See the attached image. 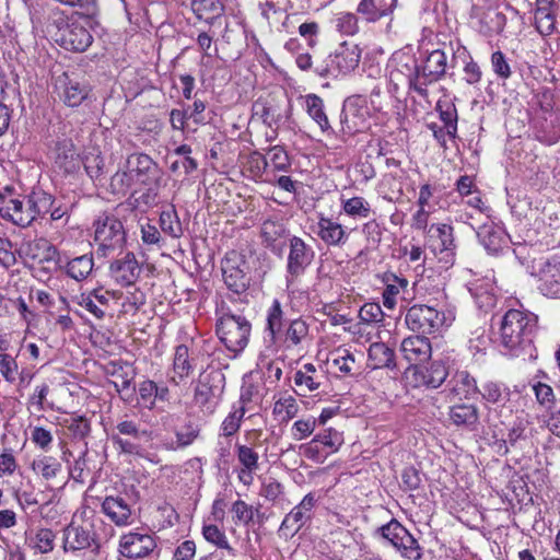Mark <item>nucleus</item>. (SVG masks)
Instances as JSON below:
<instances>
[{
    "label": "nucleus",
    "mask_w": 560,
    "mask_h": 560,
    "mask_svg": "<svg viewBox=\"0 0 560 560\" xmlns=\"http://www.w3.org/2000/svg\"><path fill=\"white\" fill-rule=\"evenodd\" d=\"M537 316L522 310H509L500 324V345L512 357L532 355Z\"/></svg>",
    "instance_id": "f257e3e1"
},
{
    "label": "nucleus",
    "mask_w": 560,
    "mask_h": 560,
    "mask_svg": "<svg viewBox=\"0 0 560 560\" xmlns=\"http://www.w3.org/2000/svg\"><path fill=\"white\" fill-rule=\"evenodd\" d=\"M110 440L119 453L131 455L158 464L155 454L147 451L145 444L153 441V432L142 428L133 420L119 421L110 435Z\"/></svg>",
    "instance_id": "f03ea898"
},
{
    "label": "nucleus",
    "mask_w": 560,
    "mask_h": 560,
    "mask_svg": "<svg viewBox=\"0 0 560 560\" xmlns=\"http://www.w3.org/2000/svg\"><path fill=\"white\" fill-rule=\"evenodd\" d=\"M94 241L98 245L96 253L108 257L115 250L122 248L126 242L124 225L113 214L104 213L94 221Z\"/></svg>",
    "instance_id": "7ed1b4c3"
},
{
    "label": "nucleus",
    "mask_w": 560,
    "mask_h": 560,
    "mask_svg": "<svg viewBox=\"0 0 560 560\" xmlns=\"http://www.w3.org/2000/svg\"><path fill=\"white\" fill-rule=\"evenodd\" d=\"M250 331V323L242 315L225 313L217 323V334L220 340L229 351L235 354L246 348Z\"/></svg>",
    "instance_id": "20e7f679"
},
{
    "label": "nucleus",
    "mask_w": 560,
    "mask_h": 560,
    "mask_svg": "<svg viewBox=\"0 0 560 560\" xmlns=\"http://www.w3.org/2000/svg\"><path fill=\"white\" fill-rule=\"evenodd\" d=\"M118 552L132 560L158 558L161 552L159 537L145 529L130 530L120 536Z\"/></svg>",
    "instance_id": "39448f33"
},
{
    "label": "nucleus",
    "mask_w": 560,
    "mask_h": 560,
    "mask_svg": "<svg viewBox=\"0 0 560 560\" xmlns=\"http://www.w3.org/2000/svg\"><path fill=\"white\" fill-rule=\"evenodd\" d=\"M454 315L452 312H441L434 306L415 304L406 313L405 322L412 331L434 334L442 327L450 326Z\"/></svg>",
    "instance_id": "423d86ee"
},
{
    "label": "nucleus",
    "mask_w": 560,
    "mask_h": 560,
    "mask_svg": "<svg viewBox=\"0 0 560 560\" xmlns=\"http://www.w3.org/2000/svg\"><path fill=\"white\" fill-rule=\"evenodd\" d=\"M376 533L390 544L401 557L409 560H420L422 557L421 547L417 539L397 520L378 527Z\"/></svg>",
    "instance_id": "0eeeda50"
},
{
    "label": "nucleus",
    "mask_w": 560,
    "mask_h": 560,
    "mask_svg": "<svg viewBox=\"0 0 560 560\" xmlns=\"http://www.w3.org/2000/svg\"><path fill=\"white\" fill-rule=\"evenodd\" d=\"M90 25L91 21L85 15L72 16L68 27L52 33V37L57 44L67 50L84 51L93 42L89 30Z\"/></svg>",
    "instance_id": "6e6552de"
},
{
    "label": "nucleus",
    "mask_w": 560,
    "mask_h": 560,
    "mask_svg": "<svg viewBox=\"0 0 560 560\" xmlns=\"http://www.w3.org/2000/svg\"><path fill=\"white\" fill-rule=\"evenodd\" d=\"M447 57L441 49L432 50L420 63V72L413 74V91L422 96H428V86L440 81L446 73Z\"/></svg>",
    "instance_id": "1a4fd4ad"
},
{
    "label": "nucleus",
    "mask_w": 560,
    "mask_h": 560,
    "mask_svg": "<svg viewBox=\"0 0 560 560\" xmlns=\"http://www.w3.org/2000/svg\"><path fill=\"white\" fill-rule=\"evenodd\" d=\"M224 374L219 370L202 373L195 388L194 400L206 412H213L224 389Z\"/></svg>",
    "instance_id": "9d476101"
},
{
    "label": "nucleus",
    "mask_w": 560,
    "mask_h": 560,
    "mask_svg": "<svg viewBox=\"0 0 560 560\" xmlns=\"http://www.w3.org/2000/svg\"><path fill=\"white\" fill-rule=\"evenodd\" d=\"M314 250L301 237L292 236L289 244L287 259V288L290 289L296 280L305 272L314 259Z\"/></svg>",
    "instance_id": "9b49d317"
},
{
    "label": "nucleus",
    "mask_w": 560,
    "mask_h": 560,
    "mask_svg": "<svg viewBox=\"0 0 560 560\" xmlns=\"http://www.w3.org/2000/svg\"><path fill=\"white\" fill-rule=\"evenodd\" d=\"M259 432L252 431L246 434L248 444L235 443L234 451L240 468L236 470L238 481L249 487L254 482V474L260 468L259 454L253 443L259 438Z\"/></svg>",
    "instance_id": "f8f14e48"
},
{
    "label": "nucleus",
    "mask_w": 560,
    "mask_h": 560,
    "mask_svg": "<svg viewBox=\"0 0 560 560\" xmlns=\"http://www.w3.org/2000/svg\"><path fill=\"white\" fill-rule=\"evenodd\" d=\"M317 499L313 492L307 493L283 518L278 534L285 539L292 538L312 520Z\"/></svg>",
    "instance_id": "ddd939ff"
},
{
    "label": "nucleus",
    "mask_w": 560,
    "mask_h": 560,
    "mask_svg": "<svg viewBox=\"0 0 560 560\" xmlns=\"http://www.w3.org/2000/svg\"><path fill=\"white\" fill-rule=\"evenodd\" d=\"M312 231L328 247H343L350 237V231L334 217L318 212Z\"/></svg>",
    "instance_id": "4468645a"
},
{
    "label": "nucleus",
    "mask_w": 560,
    "mask_h": 560,
    "mask_svg": "<svg viewBox=\"0 0 560 560\" xmlns=\"http://www.w3.org/2000/svg\"><path fill=\"white\" fill-rule=\"evenodd\" d=\"M222 275L228 288L235 293L244 292L249 284L245 261L235 252L228 254L222 260Z\"/></svg>",
    "instance_id": "2eb2a0df"
},
{
    "label": "nucleus",
    "mask_w": 560,
    "mask_h": 560,
    "mask_svg": "<svg viewBox=\"0 0 560 560\" xmlns=\"http://www.w3.org/2000/svg\"><path fill=\"white\" fill-rule=\"evenodd\" d=\"M126 166L132 173L138 185L161 182L162 172L159 165L144 153H133L128 156Z\"/></svg>",
    "instance_id": "dca6fc26"
},
{
    "label": "nucleus",
    "mask_w": 560,
    "mask_h": 560,
    "mask_svg": "<svg viewBox=\"0 0 560 560\" xmlns=\"http://www.w3.org/2000/svg\"><path fill=\"white\" fill-rule=\"evenodd\" d=\"M400 353L410 364L408 372H411L413 366H419L431 358L432 346L429 338L420 335H411L402 339Z\"/></svg>",
    "instance_id": "f3484780"
},
{
    "label": "nucleus",
    "mask_w": 560,
    "mask_h": 560,
    "mask_svg": "<svg viewBox=\"0 0 560 560\" xmlns=\"http://www.w3.org/2000/svg\"><path fill=\"white\" fill-rule=\"evenodd\" d=\"M361 58V51L357 45L342 43L327 60L328 71L331 74L348 73L354 70Z\"/></svg>",
    "instance_id": "a211bd4d"
},
{
    "label": "nucleus",
    "mask_w": 560,
    "mask_h": 560,
    "mask_svg": "<svg viewBox=\"0 0 560 560\" xmlns=\"http://www.w3.org/2000/svg\"><path fill=\"white\" fill-rule=\"evenodd\" d=\"M412 382L415 387L439 388L447 378L448 371L442 361H433L428 366H413Z\"/></svg>",
    "instance_id": "6ab92c4d"
},
{
    "label": "nucleus",
    "mask_w": 560,
    "mask_h": 560,
    "mask_svg": "<svg viewBox=\"0 0 560 560\" xmlns=\"http://www.w3.org/2000/svg\"><path fill=\"white\" fill-rule=\"evenodd\" d=\"M110 277L121 287L136 283L141 273V268L133 253H127L124 257L114 260L109 266Z\"/></svg>",
    "instance_id": "aec40b11"
},
{
    "label": "nucleus",
    "mask_w": 560,
    "mask_h": 560,
    "mask_svg": "<svg viewBox=\"0 0 560 560\" xmlns=\"http://www.w3.org/2000/svg\"><path fill=\"white\" fill-rule=\"evenodd\" d=\"M477 235L482 246L493 255L506 247L510 238L503 226L494 222L482 224Z\"/></svg>",
    "instance_id": "412c9836"
},
{
    "label": "nucleus",
    "mask_w": 560,
    "mask_h": 560,
    "mask_svg": "<svg viewBox=\"0 0 560 560\" xmlns=\"http://www.w3.org/2000/svg\"><path fill=\"white\" fill-rule=\"evenodd\" d=\"M66 550H83L90 548L95 541V535L91 524L75 525L71 523L63 532Z\"/></svg>",
    "instance_id": "4be33fe9"
},
{
    "label": "nucleus",
    "mask_w": 560,
    "mask_h": 560,
    "mask_svg": "<svg viewBox=\"0 0 560 560\" xmlns=\"http://www.w3.org/2000/svg\"><path fill=\"white\" fill-rule=\"evenodd\" d=\"M102 512L116 526H128L133 521L131 506L121 497H106L102 503Z\"/></svg>",
    "instance_id": "5701e85b"
},
{
    "label": "nucleus",
    "mask_w": 560,
    "mask_h": 560,
    "mask_svg": "<svg viewBox=\"0 0 560 560\" xmlns=\"http://www.w3.org/2000/svg\"><path fill=\"white\" fill-rule=\"evenodd\" d=\"M2 195L3 197L1 196L0 198L1 217L20 226L30 225L32 223L30 205L25 208L23 200L19 198H7L3 192Z\"/></svg>",
    "instance_id": "b1692460"
},
{
    "label": "nucleus",
    "mask_w": 560,
    "mask_h": 560,
    "mask_svg": "<svg viewBox=\"0 0 560 560\" xmlns=\"http://www.w3.org/2000/svg\"><path fill=\"white\" fill-rule=\"evenodd\" d=\"M540 292L549 298L560 296V261L547 260L539 270Z\"/></svg>",
    "instance_id": "393cba45"
},
{
    "label": "nucleus",
    "mask_w": 560,
    "mask_h": 560,
    "mask_svg": "<svg viewBox=\"0 0 560 560\" xmlns=\"http://www.w3.org/2000/svg\"><path fill=\"white\" fill-rule=\"evenodd\" d=\"M451 422L469 431H477L479 425V409L472 404H458L450 408Z\"/></svg>",
    "instance_id": "a878e982"
},
{
    "label": "nucleus",
    "mask_w": 560,
    "mask_h": 560,
    "mask_svg": "<svg viewBox=\"0 0 560 560\" xmlns=\"http://www.w3.org/2000/svg\"><path fill=\"white\" fill-rule=\"evenodd\" d=\"M397 0H360L357 12L370 23H374L393 12Z\"/></svg>",
    "instance_id": "bb28decb"
},
{
    "label": "nucleus",
    "mask_w": 560,
    "mask_h": 560,
    "mask_svg": "<svg viewBox=\"0 0 560 560\" xmlns=\"http://www.w3.org/2000/svg\"><path fill=\"white\" fill-rule=\"evenodd\" d=\"M450 393L455 398H472L478 394L476 380L467 371H457L447 383Z\"/></svg>",
    "instance_id": "cd10ccee"
},
{
    "label": "nucleus",
    "mask_w": 560,
    "mask_h": 560,
    "mask_svg": "<svg viewBox=\"0 0 560 560\" xmlns=\"http://www.w3.org/2000/svg\"><path fill=\"white\" fill-rule=\"evenodd\" d=\"M325 380L324 372L312 363L304 364L294 374V384L304 393L314 392L320 387Z\"/></svg>",
    "instance_id": "c85d7f7f"
},
{
    "label": "nucleus",
    "mask_w": 560,
    "mask_h": 560,
    "mask_svg": "<svg viewBox=\"0 0 560 560\" xmlns=\"http://www.w3.org/2000/svg\"><path fill=\"white\" fill-rule=\"evenodd\" d=\"M382 281L385 285L383 291V304L386 308L393 310L397 304V298L406 291L408 280L394 272H384Z\"/></svg>",
    "instance_id": "c756f323"
},
{
    "label": "nucleus",
    "mask_w": 560,
    "mask_h": 560,
    "mask_svg": "<svg viewBox=\"0 0 560 560\" xmlns=\"http://www.w3.org/2000/svg\"><path fill=\"white\" fill-rule=\"evenodd\" d=\"M172 371L173 375L171 378L175 384H179L192 373L194 358L190 355L186 345H178L175 348Z\"/></svg>",
    "instance_id": "7c9ffc66"
},
{
    "label": "nucleus",
    "mask_w": 560,
    "mask_h": 560,
    "mask_svg": "<svg viewBox=\"0 0 560 560\" xmlns=\"http://www.w3.org/2000/svg\"><path fill=\"white\" fill-rule=\"evenodd\" d=\"M305 108L308 116L318 125L323 133H334V129L325 113V105L322 97L316 94H307L305 96Z\"/></svg>",
    "instance_id": "2f4dec72"
},
{
    "label": "nucleus",
    "mask_w": 560,
    "mask_h": 560,
    "mask_svg": "<svg viewBox=\"0 0 560 560\" xmlns=\"http://www.w3.org/2000/svg\"><path fill=\"white\" fill-rule=\"evenodd\" d=\"M90 94V86L86 83L66 79L60 94L63 103L69 107H78Z\"/></svg>",
    "instance_id": "473e14b6"
},
{
    "label": "nucleus",
    "mask_w": 560,
    "mask_h": 560,
    "mask_svg": "<svg viewBox=\"0 0 560 560\" xmlns=\"http://www.w3.org/2000/svg\"><path fill=\"white\" fill-rule=\"evenodd\" d=\"M432 236L436 237L439 245L438 248L446 262L451 261L454 256L455 241H454V229L450 224H436L430 229Z\"/></svg>",
    "instance_id": "72a5a7b5"
},
{
    "label": "nucleus",
    "mask_w": 560,
    "mask_h": 560,
    "mask_svg": "<svg viewBox=\"0 0 560 560\" xmlns=\"http://www.w3.org/2000/svg\"><path fill=\"white\" fill-rule=\"evenodd\" d=\"M369 361L372 369H395V352L384 342H374L369 348Z\"/></svg>",
    "instance_id": "f704fd0d"
},
{
    "label": "nucleus",
    "mask_w": 560,
    "mask_h": 560,
    "mask_svg": "<svg viewBox=\"0 0 560 560\" xmlns=\"http://www.w3.org/2000/svg\"><path fill=\"white\" fill-rule=\"evenodd\" d=\"M482 399L492 405L505 406L510 400L511 392L510 388L501 382L488 381L481 385L478 389Z\"/></svg>",
    "instance_id": "c9c22d12"
},
{
    "label": "nucleus",
    "mask_w": 560,
    "mask_h": 560,
    "mask_svg": "<svg viewBox=\"0 0 560 560\" xmlns=\"http://www.w3.org/2000/svg\"><path fill=\"white\" fill-rule=\"evenodd\" d=\"M32 470L44 478L50 480L56 478L62 470V465L58 458L49 455H39L31 464Z\"/></svg>",
    "instance_id": "e433bc0d"
},
{
    "label": "nucleus",
    "mask_w": 560,
    "mask_h": 560,
    "mask_svg": "<svg viewBox=\"0 0 560 560\" xmlns=\"http://www.w3.org/2000/svg\"><path fill=\"white\" fill-rule=\"evenodd\" d=\"M33 19L38 23H45L47 32L52 36V33L58 32V30L62 31L65 27H68L70 23V19L65 14L62 10L57 7H49L46 10V14L40 16L35 12L33 14Z\"/></svg>",
    "instance_id": "4c0bfd02"
},
{
    "label": "nucleus",
    "mask_w": 560,
    "mask_h": 560,
    "mask_svg": "<svg viewBox=\"0 0 560 560\" xmlns=\"http://www.w3.org/2000/svg\"><path fill=\"white\" fill-rule=\"evenodd\" d=\"M56 203L54 197L46 191L38 189L34 190L27 200V205H30V212L32 217V222L40 215L47 214L51 207Z\"/></svg>",
    "instance_id": "58836bf2"
},
{
    "label": "nucleus",
    "mask_w": 560,
    "mask_h": 560,
    "mask_svg": "<svg viewBox=\"0 0 560 560\" xmlns=\"http://www.w3.org/2000/svg\"><path fill=\"white\" fill-rule=\"evenodd\" d=\"M94 260L92 255H82L67 264V275L77 281H82L92 272Z\"/></svg>",
    "instance_id": "ea45409f"
},
{
    "label": "nucleus",
    "mask_w": 560,
    "mask_h": 560,
    "mask_svg": "<svg viewBox=\"0 0 560 560\" xmlns=\"http://www.w3.org/2000/svg\"><path fill=\"white\" fill-rule=\"evenodd\" d=\"M272 412L279 417L282 422L293 419L299 412L296 399L287 393L280 394L273 404Z\"/></svg>",
    "instance_id": "a19ab883"
},
{
    "label": "nucleus",
    "mask_w": 560,
    "mask_h": 560,
    "mask_svg": "<svg viewBox=\"0 0 560 560\" xmlns=\"http://www.w3.org/2000/svg\"><path fill=\"white\" fill-rule=\"evenodd\" d=\"M159 221L162 232L166 235L173 238H179L183 235L184 230L174 207L163 210Z\"/></svg>",
    "instance_id": "79ce46f5"
},
{
    "label": "nucleus",
    "mask_w": 560,
    "mask_h": 560,
    "mask_svg": "<svg viewBox=\"0 0 560 560\" xmlns=\"http://www.w3.org/2000/svg\"><path fill=\"white\" fill-rule=\"evenodd\" d=\"M285 232L284 224L275 220L264 221L260 230L264 243L273 250L277 248L278 242L284 237Z\"/></svg>",
    "instance_id": "37998d69"
},
{
    "label": "nucleus",
    "mask_w": 560,
    "mask_h": 560,
    "mask_svg": "<svg viewBox=\"0 0 560 560\" xmlns=\"http://www.w3.org/2000/svg\"><path fill=\"white\" fill-rule=\"evenodd\" d=\"M142 186H145L144 190H135L131 195L133 198V206L136 208H151L155 206L159 201L161 182L143 184Z\"/></svg>",
    "instance_id": "c03bdc74"
},
{
    "label": "nucleus",
    "mask_w": 560,
    "mask_h": 560,
    "mask_svg": "<svg viewBox=\"0 0 560 560\" xmlns=\"http://www.w3.org/2000/svg\"><path fill=\"white\" fill-rule=\"evenodd\" d=\"M342 211L354 219H365L371 214V206L363 197L341 199Z\"/></svg>",
    "instance_id": "a18cd8bd"
},
{
    "label": "nucleus",
    "mask_w": 560,
    "mask_h": 560,
    "mask_svg": "<svg viewBox=\"0 0 560 560\" xmlns=\"http://www.w3.org/2000/svg\"><path fill=\"white\" fill-rule=\"evenodd\" d=\"M331 23L342 35L353 36L359 32V19L357 14L352 12L336 13Z\"/></svg>",
    "instance_id": "49530a36"
},
{
    "label": "nucleus",
    "mask_w": 560,
    "mask_h": 560,
    "mask_svg": "<svg viewBox=\"0 0 560 560\" xmlns=\"http://www.w3.org/2000/svg\"><path fill=\"white\" fill-rule=\"evenodd\" d=\"M113 377L112 382L118 393H122L130 389L131 383L135 378V371L131 365L125 364H113Z\"/></svg>",
    "instance_id": "de8ad7c7"
},
{
    "label": "nucleus",
    "mask_w": 560,
    "mask_h": 560,
    "mask_svg": "<svg viewBox=\"0 0 560 560\" xmlns=\"http://www.w3.org/2000/svg\"><path fill=\"white\" fill-rule=\"evenodd\" d=\"M132 173L125 165V170L117 171L110 178L109 187L113 194L125 196L133 185L136 179L131 175Z\"/></svg>",
    "instance_id": "09e8293b"
},
{
    "label": "nucleus",
    "mask_w": 560,
    "mask_h": 560,
    "mask_svg": "<svg viewBox=\"0 0 560 560\" xmlns=\"http://www.w3.org/2000/svg\"><path fill=\"white\" fill-rule=\"evenodd\" d=\"M255 512H258V509L241 499L233 502L231 506L232 520L236 525L247 526L253 523Z\"/></svg>",
    "instance_id": "8fccbe9b"
},
{
    "label": "nucleus",
    "mask_w": 560,
    "mask_h": 560,
    "mask_svg": "<svg viewBox=\"0 0 560 560\" xmlns=\"http://www.w3.org/2000/svg\"><path fill=\"white\" fill-rule=\"evenodd\" d=\"M436 109L439 110L440 118L444 124L446 133L450 138H455L457 133V109L454 104L438 103Z\"/></svg>",
    "instance_id": "3c124183"
},
{
    "label": "nucleus",
    "mask_w": 560,
    "mask_h": 560,
    "mask_svg": "<svg viewBox=\"0 0 560 560\" xmlns=\"http://www.w3.org/2000/svg\"><path fill=\"white\" fill-rule=\"evenodd\" d=\"M316 442H319L326 454L336 453L343 443V438L340 432L334 429L325 430L315 435Z\"/></svg>",
    "instance_id": "603ef678"
},
{
    "label": "nucleus",
    "mask_w": 560,
    "mask_h": 560,
    "mask_svg": "<svg viewBox=\"0 0 560 560\" xmlns=\"http://www.w3.org/2000/svg\"><path fill=\"white\" fill-rule=\"evenodd\" d=\"M283 326V312L281 304L278 300H273L267 314V328L271 334L272 339L281 331Z\"/></svg>",
    "instance_id": "864d4df0"
},
{
    "label": "nucleus",
    "mask_w": 560,
    "mask_h": 560,
    "mask_svg": "<svg viewBox=\"0 0 560 560\" xmlns=\"http://www.w3.org/2000/svg\"><path fill=\"white\" fill-rule=\"evenodd\" d=\"M202 535L207 541L215 545L217 547L226 549L230 552L234 551V549L229 544L226 535L217 525L203 526Z\"/></svg>",
    "instance_id": "5fc2aeb1"
},
{
    "label": "nucleus",
    "mask_w": 560,
    "mask_h": 560,
    "mask_svg": "<svg viewBox=\"0 0 560 560\" xmlns=\"http://www.w3.org/2000/svg\"><path fill=\"white\" fill-rule=\"evenodd\" d=\"M269 166L267 159L258 151L252 152L246 161L245 167L250 173L253 178H261L262 174Z\"/></svg>",
    "instance_id": "6e6d98bb"
},
{
    "label": "nucleus",
    "mask_w": 560,
    "mask_h": 560,
    "mask_svg": "<svg viewBox=\"0 0 560 560\" xmlns=\"http://www.w3.org/2000/svg\"><path fill=\"white\" fill-rule=\"evenodd\" d=\"M396 59L398 60L400 71L407 78L409 89L413 91V74H416V70L420 72V65L413 56L407 54L397 55Z\"/></svg>",
    "instance_id": "4d7b16f0"
},
{
    "label": "nucleus",
    "mask_w": 560,
    "mask_h": 560,
    "mask_svg": "<svg viewBox=\"0 0 560 560\" xmlns=\"http://www.w3.org/2000/svg\"><path fill=\"white\" fill-rule=\"evenodd\" d=\"M317 425V420L314 417H308L306 419H299L296 420L292 428H291V434L292 438L295 441H301L310 435L315 431Z\"/></svg>",
    "instance_id": "13d9d810"
},
{
    "label": "nucleus",
    "mask_w": 560,
    "mask_h": 560,
    "mask_svg": "<svg viewBox=\"0 0 560 560\" xmlns=\"http://www.w3.org/2000/svg\"><path fill=\"white\" fill-rule=\"evenodd\" d=\"M244 415L245 409L243 407L230 412L221 424L222 435L232 436L235 434L241 427Z\"/></svg>",
    "instance_id": "bf43d9fd"
},
{
    "label": "nucleus",
    "mask_w": 560,
    "mask_h": 560,
    "mask_svg": "<svg viewBox=\"0 0 560 560\" xmlns=\"http://www.w3.org/2000/svg\"><path fill=\"white\" fill-rule=\"evenodd\" d=\"M191 10L199 20L205 19L209 22V18L206 15L208 13H219L221 8L217 0H192ZM211 20H213V18H211ZM212 21H210V23Z\"/></svg>",
    "instance_id": "052dcab7"
},
{
    "label": "nucleus",
    "mask_w": 560,
    "mask_h": 560,
    "mask_svg": "<svg viewBox=\"0 0 560 560\" xmlns=\"http://www.w3.org/2000/svg\"><path fill=\"white\" fill-rule=\"evenodd\" d=\"M308 334V326L303 319H293L287 330V339L294 346L299 345Z\"/></svg>",
    "instance_id": "680f3d73"
},
{
    "label": "nucleus",
    "mask_w": 560,
    "mask_h": 560,
    "mask_svg": "<svg viewBox=\"0 0 560 560\" xmlns=\"http://www.w3.org/2000/svg\"><path fill=\"white\" fill-rule=\"evenodd\" d=\"M535 25L541 35H550L556 28V16L551 10L545 13L535 11Z\"/></svg>",
    "instance_id": "e2e57ef3"
},
{
    "label": "nucleus",
    "mask_w": 560,
    "mask_h": 560,
    "mask_svg": "<svg viewBox=\"0 0 560 560\" xmlns=\"http://www.w3.org/2000/svg\"><path fill=\"white\" fill-rule=\"evenodd\" d=\"M270 159L269 164L276 171H288L291 166L288 153L283 148L275 145L269 150Z\"/></svg>",
    "instance_id": "0e129e2a"
},
{
    "label": "nucleus",
    "mask_w": 560,
    "mask_h": 560,
    "mask_svg": "<svg viewBox=\"0 0 560 560\" xmlns=\"http://www.w3.org/2000/svg\"><path fill=\"white\" fill-rule=\"evenodd\" d=\"M359 317L368 324L380 323L384 318V313L377 303H365L359 311Z\"/></svg>",
    "instance_id": "69168bd1"
},
{
    "label": "nucleus",
    "mask_w": 560,
    "mask_h": 560,
    "mask_svg": "<svg viewBox=\"0 0 560 560\" xmlns=\"http://www.w3.org/2000/svg\"><path fill=\"white\" fill-rule=\"evenodd\" d=\"M362 234L370 246H377L382 241V229L376 220H370L362 225Z\"/></svg>",
    "instance_id": "338daca9"
},
{
    "label": "nucleus",
    "mask_w": 560,
    "mask_h": 560,
    "mask_svg": "<svg viewBox=\"0 0 560 560\" xmlns=\"http://www.w3.org/2000/svg\"><path fill=\"white\" fill-rule=\"evenodd\" d=\"M259 494L268 501L275 502L283 494V486L273 478L262 482Z\"/></svg>",
    "instance_id": "774afa93"
}]
</instances>
